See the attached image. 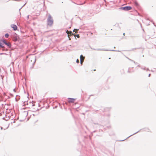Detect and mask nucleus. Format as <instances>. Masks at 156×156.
Wrapping results in <instances>:
<instances>
[{"instance_id":"obj_1","label":"nucleus","mask_w":156,"mask_h":156,"mask_svg":"<svg viewBox=\"0 0 156 156\" xmlns=\"http://www.w3.org/2000/svg\"><path fill=\"white\" fill-rule=\"evenodd\" d=\"M53 23V20L51 15L48 14V17L47 19V24L50 27L51 26Z\"/></svg>"},{"instance_id":"obj_2","label":"nucleus","mask_w":156,"mask_h":156,"mask_svg":"<svg viewBox=\"0 0 156 156\" xmlns=\"http://www.w3.org/2000/svg\"><path fill=\"white\" fill-rule=\"evenodd\" d=\"M132 8L130 6H126L123 7H121L119 8V9L122 10L124 11H129L132 9Z\"/></svg>"},{"instance_id":"obj_3","label":"nucleus","mask_w":156,"mask_h":156,"mask_svg":"<svg viewBox=\"0 0 156 156\" xmlns=\"http://www.w3.org/2000/svg\"><path fill=\"white\" fill-rule=\"evenodd\" d=\"M90 48L93 50H97V51H119L112 50H107V49L104 50V49H96L94 48H92L91 47H90Z\"/></svg>"},{"instance_id":"obj_4","label":"nucleus","mask_w":156,"mask_h":156,"mask_svg":"<svg viewBox=\"0 0 156 156\" xmlns=\"http://www.w3.org/2000/svg\"><path fill=\"white\" fill-rule=\"evenodd\" d=\"M68 99V102L69 103H73L75 100V99L73 98H69Z\"/></svg>"},{"instance_id":"obj_5","label":"nucleus","mask_w":156,"mask_h":156,"mask_svg":"<svg viewBox=\"0 0 156 156\" xmlns=\"http://www.w3.org/2000/svg\"><path fill=\"white\" fill-rule=\"evenodd\" d=\"M5 44L9 48H11L12 47V44L10 43L7 41Z\"/></svg>"},{"instance_id":"obj_6","label":"nucleus","mask_w":156,"mask_h":156,"mask_svg":"<svg viewBox=\"0 0 156 156\" xmlns=\"http://www.w3.org/2000/svg\"><path fill=\"white\" fill-rule=\"evenodd\" d=\"M11 27L13 28L14 30H17V27L16 26L15 24H12L11 25Z\"/></svg>"},{"instance_id":"obj_7","label":"nucleus","mask_w":156,"mask_h":156,"mask_svg":"<svg viewBox=\"0 0 156 156\" xmlns=\"http://www.w3.org/2000/svg\"><path fill=\"white\" fill-rule=\"evenodd\" d=\"M28 112L27 111H24L21 114V115L24 116L25 117H26L28 115Z\"/></svg>"},{"instance_id":"obj_8","label":"nucleus","mask_w":156,"mask_h":156,"mask_svg":"<svg viewBox=\"0 0 156 156\" xmlns=\"http://www.w3.org/2000/svg\"><path fill=\"white\" fill-rule=\"evenodd\" d=\"M0 48H3V49H2V51H5L7 50L6 49V48H5V47L4 46L2 45L1 44V43H0Z\"/></svg>"},{"instance_id":"obj_9","label":"nucleus","mask_w":156,"mask_h":156,"mask_svg":"<svg viewBox=\"0 0 156 156\" xmlns=\"http://www.w3.org/2000/svg\"><path fill=\"white\" fill-rule=\"evenodd\" d=\"M18 40V37L17 36H14L13 37V40L14 41H16Z\"/></svg>"},{"instance_id":"obj_10","label":"nucleus","mask_w":156,"mask_h":156,"mask_svg":"<svg viewBox=\"0 0 156 156\" xmlns=\"http://www.w3.org/2000/svg\"><path fill=\"white\" fill-rule=\"evenodd\" d=\"M132 69V68H129L128 70V72L131 73L134 72V70Z\"/></svg>"},{"instance_id":"obj_11","label":"nucleus","mask_w":156,"mask_h":156,"mask_svg":"<svg viewBox=\"0 0 156 156\" xmlns=\"http://www.w3.org/2000/svg\"><path fill=\"white\" fill-rule=\"evenodd\" d=\"M134 4L135 6L136 7H138L139 6V4L136 1H135L134 2Z\"/></svg>"},{"instance_id":"obj_12","label":"nucleus","mask_w":156,"mask_h":156,"mask_svg":"<svg viewBox=\"0 0 156 156\" xmlns=\"http://www.w3.org/2000/svg\"><path fill=\"white\" fill-rule=\"evenodd\" d=\"M141 130V129H140L139 131H138L137 132H136V133H133V134L129 136H128V137H127L126 139H127L129 138L130 136H133V135H134L137 133H138L139 131H140Z\"/></svg>"},{"instance_id":"obj_13","label":"nucleus","mask_w":156,"mask_h":156,"mask_svg":"<svg viewBox=\"0 0 156 156\" xmlns=\"http://www.w3.org/2000/svg\"><path fill=\"white\" fill-rule=\"evenodd\" d=\"M93 123L95 125H97L98 126L101 125L100 123L99 122H93Z\"/></svg>"},{"instance_id":"obj_14","label":"nucleus","mask_w":156,"mask_h":156,"mask_svg":"<svg viewBox=\"0 0 156 156\" xmlns=\"http://www.w3.org/2000/svg\"><path fill=\"white\" fill-rule=\"evenodd\" d=\"M29 103L32 106H33L35 105L34 104V102L33 101H32V102H31L30 101Z\"/></svg>"},{"instance_id":"obj_15","label":"nucleus","mask_w":156,"mask_h":156,"mask_svg":"<svg viewBox=\"0 0 156 156\" xmlns=\"http://www.w3.org/2000/svg\"><path fill=\"white\" fill-rule=\"evenodd\" d=\"M9 35L8 33H6V34H5V37L6 38H8L9 37Z\"/></svg>"},{"instance_id":"obj_16","label":"nucleus","mask_w":156,"mask_h":156,"mask_svg":"<svg viewBox=\"0 0 156 156\" xmlns=\"http://www.w3.org/2000/svg\"><path fill=\"white\" fill-rule=\"evenodd\" d=\"M2 41L3 42V44H5L7 42V41L5 40H4V39H3Z\"/></svg>"},{"instance_id":"obj_17","label":"nucleus","mask_w":156,"mask_h":156,"mask_svg":"<svg viewBox=\"0 0 156 156\" xmlns=\"http://www.w3.org/2000/svg\"><path fill=\"white\" fill-rule=\"evenodd\" d=\"M79 30L77 29H74L73 30V32H75L76 33V31H77Z\"/></svg>"},{"instance_id":"obj_18","label":"nucleus","mask_w":156,"mask_h":156,"mask_svg":"<svg viewBox=\"0 0 156 156\" xmlns=\"http://www.w3.org/2000/svg\"><path fill=\"white\" fill-rule=\"evenodd\" d=\"M138 49V48H133V49H131L129 50V51H134L135 50H136V49Z\"/></svg>"},{"instance_id":"obj_19","label":"nucleus","mask_w":156,"mask_h":156,"mask_svg":"<svg viewBox=\"0 0 156 156\" xmlns=\"http://www.w3.org/2000/svg\"><path fill=\"white\" fill-rule=\"evenodd\" d=\"M80 59H82V58H83V59H84V57L83 56V55H81L80 56Z\"/></svg>"},{"instance_id":"obj_20","label":"nucleus","mask_w":156,"mask_h":156,"mask_svg":"<svg viewBox=\"0 0 156 156\" xmlns=\"http://www.w3.org/2000/svg\"><path fill=\"white\" fill-rule=\"evenodd\" d=\"M83 60H82V59H80V63H81V64H82V63H83Z\"/></svg>"},{"instance_id":"obj_21","label":"nucleus","mask_w":156,"mask_h":156,"mask_svg":"<svg viewBox=\"0 0 156 156\" xmlns=\"http://www.w3.org/2000/svg\"><path fill=\"white\" fill-rule=\"evenodd\" d=\"M128 59H129V60H130V61H132V62H134V63H135V62L134 61H133V60H131V59H129V58H128Z\"/></svg>"},{"instance_id":"obj_22","label":"nucleus","mask_w":156,"mask_h":156,"mask_svg":"<svg viewBox=\"0 0 156 156\" xmlns=\"http://www.w3.org/2000/svg\"><path fill=\"white\" fill-rule=\"evenodd\" d=\"M141 68L143 69H144V70H145V67H142Z\"/></svg>"},{"instance_id":"obj_23","label":"nucleus","mask_w":156,"mask_h":156,"mask_svg":"<svg viewBox=\"0 0 156 156\" xmlns=\"http://www.w3.org/2000/svg\"><path fill=\"white\" fill-rule=\"evenodd\" d=\"M75 36H76L77 37V38L79 37L80 36L79 35V34H76Z\"/></svg>"},{"instance_id":"obj_24","label":"nucleus","mask_w":156,"mask_h":156,"mask_svg":"<svg viewBox=\"0 0 156 156\" xmlns=\"http://www.w3.org/2000/svg\"><path fill=\"white\" fill-rule=\"evenodd\" d=\"M107 127L108 128V129H109L111 128V126H107Z\"/></svg>"},{"instance_id":"obj_25","label":"nucleus","mask_w":156,"mask_h":156,"mask_svg":"<svg viewBox=\"0 0 156 156\" xmlns=\"http://www.w3.org/2000/svg\"><path fill=\"white\" fill-rule=\"evenodd\" d=\"M76 62L77 63H79V60L78 59H77L76 61Z\"/></svg>"},{"instance_id":"obj_26","label":"nucleus","mask_w":156,"mask_h":156,"mask_svg":"<svg viewBox=\"0 0 156 156\" xmlns=\"http://www.w3.org/2000/svg\"><path fill=\"white\" fill-rule=\"evenodd\" d=\"M4 54L7 55V54H6V53H0V55H4Z\"/></svg>"},{"instance_id":"obj_27","label":"nucleus","mask_w":156,"mask_h":156,"mask_svg":"<svg viewBox=\"0 0 156 156\" xmlns=\"http://www.w3.org/2000/svg\"><path fill=\"white\" fill-rule=\"evenodd\" d=\"M27 20H28L29 19V15H28L27 16Z\"/></svg>"},{"instance_id":"obj_28","label":"nucleus","mask_w":156,"mask_h":156,"mask_svg":"<svg viewBox=\"0 0 156 156\" xmlns=\"http://www.w3.org/2000/svg\"><path fill=\"white\" fill-rule=\"evenodd\" d=\"M68 30H67V31H66V33H67V34H68V36H69V34H68Z\"/></svg>"},{"instance_id":"obj_29","label":"nucleus","mask_w":156,"mask_h":156,"mask_svg":"<svg viewBox=\"0 0 156 156\" xmlns=\"http://www.w3.org/2000/svg\"><path fill=\"white\" fill-rule=\"evenodd\" d=\"M150 76H151V74H149L148 76V77H150Z\"/></svg>"},{"instance_id":"obj_30","label":"nucleus","mask_w":156,"mask_h":156,"mask_svg":"<svg viewBox=\"0 0 156 156\" xmlns=\"http://www.w3.org/2000/svg\"><path fill=\"white\" fill-rule=\"evenodd\" d=\"M13 91H14V92H16V90H15V89H13Z\"/></svg>"},{"instance_id":"obj_31","label":"nucleus","mask_w":156,"mask_h":156,"mask_svg":"<svg viewBox=\"0 0 156 156\" xmlns=\"http://www.w3.org/2000/svg\"><path fill=\"white\" fill-rule=\"evenodd\" d=\"M138 67H140V65H138Z\"/></svg>"},{"instance_id":"obj_32","label":"nucleus","mask_w":156,"mask_h":156,"mask_svg":"<svg viewBox=\"0 0 156 156\" xmlns=\"http://www.w3.org/2000/svg\"><path fill=\"white\" fill-rule=\"evenodd\" d=\"M124 140H120V141H124Z\"/></svg>"},{"instance_id":"obj_33","label":"nucleus","mask_w":156,"mask_h":156,"mask_svg":"<svg viewBox=\"0 0 156 156\" xmlns=\"http://www.w3.org/2000/svg\"><path fill=\"white\" fill-rule=\"evenodd\" d=\"M135 64H137V63L136 62H135Z\"/></svg>"},{"instance_id":"obj_34","label":"nucleus","mask_w":156,"mask_h":156,"mask_svg":"<svg viewBox=\"0 0 156 156\" xmlns=\"http://www.w3.org/2000/svg\"><path fill=\"white\" fill-rule=\"evenodd\" d=\"M1 77H2V80H3V77L2 76H1Z\"/></svg>"},{"instance_id":"obj_35","label":"nucleus","mask_w":156,"mask_h":156,"mask_svg":"<svg viewBox=\"0 0 156 156\" xmlns=\"http://www.w3.org/2000/svg\"><path fill=\"white\" fill-rule=\"evenodd\" d=\"M71 32V33L72 34H72V32Z\"/></svg>"},{"instance_id":"obj_36","label":"nucleus","mask_w":156,"mask_h":156,"mask_svg":"<svg viewBox=\"0 0 156 156\" xmlns=\"http://www.w3.org/2000/svg\"><path fill=\"white\" fill-rule=\"evenodd\" d=\"M125 33H123V35H125Z\"/></svg>"},{"instance_id":"obj_37","label":"nucleus","mask_w":156,"mask_h":156,"mask_svg":"<svg viewBox=\"0 0 156 156\" xmlns=\"http://www.w3.org/2000/svg\"><path fill=\"white\" fill-rule=\"evenodd\" d=\"M25 4H26V3H25V4L24 5H23V6H24V5H25Z\"/></svg>"},{"instance_id":"obj_38","label":"nucleus","mask_w":156,"mask_h":156,"mask_svg":"<svg viewBox=\"0 0 156 156\" xmlns=\"http://www.w3.org/2000/svg\"><path fill=\"white\" fill-rule=\"evenodd\" d=\"M115 48V47H114V48Z\"/></svg>"},{"instance_id":"obj_39","label":"nucleus","mask_w":156,"mask_h":156,"mask_svg":"<svg viewBox=\"0 0 156 156\" xmlns=\"http://www.w3.org/2000/svg\"><path fill=\"white\" fill-rule=\"evenodd\" d=\"M36 60V59H35L34 62H35Z\"/></svg>"},{"instance_id":"obj_40","label":"nucleus","mask_w":156,"mask_h":156,"mask_svg":"<svg viewBox=\"0 0 156 156\" xmlns=\"http://www.w3.org/2000/svg\"><path fill=\"white\" fill-rule=\"evenodd\" d=\"M95 132V131H94L93 132Z\"/></svg>"},{"instance_id":"obj_41","label":"nucleus","mask_w":156,"mask_h":156,"mask_svg":"<svg viewBox=\"0 0 156 156\" xmlns=\"http://www.w3.org/2000/svg\"><path fill=\"white\" fill-rule=\"evenodd\" d=\"M1 114L0 113V116H1Z\"/></svg>"},{"instance_id":"obj_42","label":"nucleus","mask_w":156,"mask_h":156,"mask_svg":"<svg viewBox=\"0 0 156 156\" xmlns=\"http://www.w3.org/2000/svg\"><path fill=\"white\" fill-rule=\"evenodd\" d=\"M110 58H109V59H110Z\"/></svg>"}]
</instances>
